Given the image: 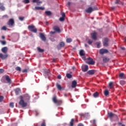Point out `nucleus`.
<instances>
[{
  "mask_svg": "<svg viewBox=\"0 0 126 126\" xmlns=\"http://www.w3.org/2000/svg\"><path fill=\"white\" fill-rule=\"evenodd\" d=\"M20 100L19 102V105L22 107V108H25V107L27 106V102L24 101V99H23V96H20Z\"/></svg>",
  "mask_w": 126,
  "mask_h": 126,
  "instance_id": "1",
  "label": "nucleus"
},
{
  "mask_svg": "<svg viewBox=\"0 0 126 126\" xmlns=\"http://www.w3.org/2000/svg\"><path fill=\"white\" fill-rule=\"evenodd\" d=\"M4 78L5 79L6 81H7L8 84H11V79H10V78L9 77V76L6 75L5 76V78L4 77H2V79H1V81L3 83H5V80H4Z\"/></svg>",
  "mask_w": 126,
  "mask_h": 126,
  "instance_id": "2",
  "label": "nucleus"
},
{
  "mask_svg": "<svg viewBox=\"0 0 126 126\" xmlns=\"http://www.w3.org/2000/svg\"><path fill=\"white\" fill-rule=\"evenodd\" d=\"M52 101L53 103L56 104L57 106H61L62 105V100H58L57 99V95H54L52 98Z\"/></svg>",
  "mask_w": 126,
  "mask_h": 126,
  "instance_id": "3",
  "label": "nucleus"
},
{
  "mask_svg": "<svg viewBox=\"0 0 126 126\" xmlns=\"http://www.w3.org/2000/svg\"><path fill=\"white\" fill-rule=\"evenodd\" d=\"M14 19H10L8 22L7 23V25L8 26V27L10 28H12L13 26H14L15 24Z\"/></svg>",
  "mask_w": 126,
  "mask_h": 126,
  "instance_id": "4",
  "label": "nucleus"
},
{
  "mask_svg": "<svg viewBox=\"0 0 126 126\" xmlns=\"http://www.w3.org/2000/svg\"><path fill=\"white\" fill-rule=\"evenodd\" d=\"M110 40L108 38H104L102 41V44L104 47H109L110 45Z\"/></svg>",
  "mask_w": 126,
  "mask_h": 126,
  "instance_id": "5",
  "label": "nucleus"
},
{
  "mask_svg": "<svg viewBox=\"0 0 126 126\" xmlns=\"http://www.w3.org/2000/svg\"><path fill=\"white\" fill-rule=\"evenodd\" d=\"M29 31L33 32V33H37V29L35 28L34 25H30L28 27Z\"/></svg>",
  "mask_w": 126,
  "mask_h": 126,
  "instance_id": "6",
  "label": "nucleus"
},
{
  "mask_svg": "<svg viewBox=\"0 0 126 126\" xmlns=\"http://www.w3.org/2000/svg\"><path fill=\"white\" fill-rule=\"evenodd\" d=\"M108 116L110 119H112V118H115V120H119V118L118 116L112 112H109L108 113Z\"/></svg>",
  "mask_w": 126,
  "mask_h": 126,
  "instance_id": "7",
  "label": "nucleus"
},
{
  "mask_svg": "<svg viewBox=\"0 0 126 126\" xmlns=\"http://www.w3.org/2000/svg\"><path fill=\"white\" fill-rule=\"evenodd\" d=\"M94 10H98V8L95 7L92 8V7H90L86 10V12H87V13H91V12H92V11H94Z\"/></svg>",
  "mask_w": 126,
  "mask_h": 126,
  "instance_id": "8",
  "label": "nucleus"
},
{
  "mask_svg": "<svg viewBox=\"0 0 126 126\" xmlns=\"http://www.w3.org/2000/svg\"><path fill=\"white\" fill-rule=\"evenodd\" d=\"M108 53H109L108 49L102 48L99 50L100 55H104V54H108Z\"/></svg>",
  "mask_w": 126,
  "mask_h": 126,
  "instance_id": "9",
  "label": "nucleus"
},
{
  "mask_svg": "<svg viewBox=\"0 0 126 126\" xmlns=\"http://www.w3.org/2000/svg\"><path fill=\"white\" fill-rule=\"evenodd\" d=\"M23 98L26 102H29L30 100V95L28 94H25L23 96Z\"/></svg>",
  "mask_w": 126,
  "mask_h": 126,
  "instance_id": "10",
  "label": "nucleus"
},
{
  "mask_svg": "<svg viewBox=\"0 0 126 126\" xmlns=\"http://www.w3.org/2000/svg\"><path fill=\"white\" fill-rule=\"evenodd\" d=\"M64 47V42H61L59 43V44L57 46V49L58 50H61L62 48H63Z\"/></svg>",
  "mask_w": 126,
  "mask_h": 126,
  "instance_id": "11",
  "label": "nucleus"
},
{
  "mask_svg": "<svg viewBox=\"0 0 126 126\" xmlns=\"http://www.w3.org/2000/svg\"><path fill=\"white\" fill-rule=\"evenodd\" d=\"M92 39L93 40H96L97 39V32H94L91 33Z\"/></svg>",
  "mask_w": 126,
  "mask_h": 126,
  "instance_id": "12",
  "label": "nucleus"
},
{
  "mask_svg": "<svg viewBox=\"0 0 126 126\" xmlns=\"http://www.w3.org/2000/svg\"><path fill=\"white\" fill-rule=\"evenodd\" d=\"M53 29L55 32H57L58 33H60L61 32V29H60V28L58 26H55L53 27Z\"/></svg>",
  "mask_w": 126,
  "mask_h": 126,
  "instance_id": "13",
  "label": "nucleus"
},
{
  "mask_svg": "<svg viewBox=\"0 0 126 126\" xmlns=\"http://www.w3.org/2000/svg\"><path fill=\"white\" fill-rule=\"evenodd\" d=\"M88 60H90V61L88 62V64H91L93 65L94 64H95V62L93 61V59L90 57H89Z\"/></svg>",
  "mask_w": 126,
  "mask_h": 126,
  "instance_id": "14",
  "label": "nucleus"
},
{
  "mask_svg": "<svg viewBox=\"0 0 126 126\" xmlns=\"http://www.w3.org/2000/svg\"><path fill=\"white\" fill-rule=\"evenodd\" d=\"M7 57H8L7 54L3 55L2 53H0V59H1L2 60H5Z\"/></svg>",
  "mask_w": 126,
  "mask_h": 126,
  "instance_id": "15",
  "label": "nucleus"
},
{
  "mask_svg": "<svg viewBox=\"0 0 126 126\" xmlns=\"http://www.w3.org/2000/svg\"><path fill=\"white\" fill-rule=\"evenodd\" d=\"M39 35L40 38L42 40V41L45 42L46 41V37L45 36V35H44L42 33H40Z\"/></svg>",
  "mask_w": 126,
  "mask_h": 126,
  "instance_id": "16",
  "label": "nucleus"
},
{
  "mask_svg": "<svg viewBox=\"0 0 126 126\" xmlns=\"http://www.w3.org/2000/svg\"><path fill=\"white\" fill-rule=\"evenodd\" d=\"M88 74H89V75H93L95 74V70H90L87 71Z\"/></svg>",
  "mask_w": 126,
  "mask_h": 126,
  "instance_id": "17",
  "label": "nucleus"
},
{
  "mask_svg": "<svg viewBox=\"0 0 126 126\" xmlns=\"http://www.w3.org/2000/svg\"><path fill=\"white\" fill-rule=\"evenodd\" d=\"M82 70L84 72H86V71H87V70H88V65H86L83 66L82 68Z\"/></svg>",
  "mask_w": 126,
  "mask_h": 126,
  "instance_id": "18",
  "label": "nucleus"
},
{
  "mask_svg": "<svg viewBox=\"0 0 126 126\" xmlns=\"http://www.w3.org/2000/svg\"><path fill=\"white\" fill-rule=\"evenodd\" d=\"M32 2H33V3H35V2H36L37 5H40V4L42 3V1H40L39 0H32Z\"/></svg>",
  "mask_w": 126,
  "mask_h": 126,
  "instance_id": "19",
  "label": "nucleus"
},
{
  "mask_svg": "<svg viewBox=\"0 0 126 126\" xmlns=\"http://www.w3.org/2000/svg\"><path fill=\"white\" fill-rule=\"evenodd\" d=\"M76 85H77V82H76V81L75 80L73 81L72 82V86H71L72 88H75V87H76Z\"/></svg>",
  "mask_w": 126,
  "mask_h": 126,
  "instance_id": "20",
  "label": "nucleus"
},
{
  "mask_svg": "<svg viewBox=\"0 0 126 126\" xmlns=\"http://www.w3.org/2000/svg\"><path fill=\"white\" fill-rule=\"evenodd\" d=\"M7 47H3L1 49V52H2V53H3L4 54H6V53H7Z\"/></svg>",
  "mask_w": 126,
  "mask_h": 126,
  "instance_id": "21",
  "label": "nucleus"
},
{
  "mask_svg": "<svg viewBox=\"0 0 126 126\" xmlns=\"http://www.w3.org/2000/svg\"><path fill=\"white\" fill-rule=\"evenodd\" d=\"M110 61V59L106 57H103V63H108Z\"/></svg>",
  "mask_w": 126,
  "mask_h": 126,
  "instance_id": "22",
  "label": "nucleus"
},
{
  "mask_svg": "<svg viewBox=\"0 0 126 126\" xmlns=\"http://www.w3.org/2000/svg\"><path fill=\"white\" fill-rule=\"evenodd\" d=\"M93 97H94V98H98V97H99V93L98 92H95L93 94Z\"/></svg>",
  "mask_w": 126,
  "mask_h": 126,
  "instance_id": "23",
  "label": "nucleus"
},
{
  "mask_svg": "<svg viewBox=\"0 0 126 126\" xmlns=\"http://www.w3.org/2000/svg\"><path fill=\"white\" fill-rule=\"evenodd\" d=\"M56 87L58 89V90H60V91L63 89V87H62V86H61L59 83L56 84Z\"/></svg>",
  "mask_w": 126,
  "mask_h": 126,
  "instance_id": "24",
  "label": "nucleus"
},
{
  "mask_svg": "<svg viewBox=\"0 0 126 126\" xmlns=\"http://www.w3.org/2000/svg\"><path fill=\"white\" fill-rule=\"evenodd\" d=\"M79 54L81 57H83L85 56V53H84V51L83 50H81L79 52Z\"/></svg>",
  "mask_w": 126,
  "mask_h": 126,
  "instance_id": "25",
  "label": "nucleus"
},
{
  "mask_svg": "<svg viewBox=\"0 0 126 126\" xmlns=\"http://www.w3.org/2000/svg\"><path fill=\"white\" fill-rule=\"evenodd\" d=\"M35 9H36V10H44V9H45V8L42 7L35 6Z\"/></svg>",
  "mask_w": 126,
  "mask_h": 126,
  "instance_id": "26",
  "label": "nucleus"
},
{
  "mask_svg": "<svg viewBox=\"0 0 126 126\" xmlns=\"http://www.w3.org/2000/svg\"><path fill=\"white\" fill-rule=\"evenodd\" d=\"M15 91V94L16 95H18V94H19V93H20V92H21V91L20 90V89H19V88H17Z\"/></svg>",
  "mask_w": 126,
  "mask_h": 126,
  "instance_id": "27",
  "label": "nucleus"
},
{
  "mask_svg": "<svg viewBox=\"0 0 126 126\" xmlns=\"http://www.w3.org/2000/svg\"><path fill=\"white\" fill-rule=\"evenodd\" d=\"M119 77L122 78V79H125V74L124 73H121L119 74Z\"/></svg>",
  "mask_w": 126,
  "mask_h": 126,
  "instance_id": "28",
  "label": "nucleus"
},
{
  "mask_svg": "<svg viewBox=\"0 0 126 126\" xmlns=\"http://www.w3.org/2000/svg\"><path fill=\"white\" fill-rule=\"evenodd\" d=\"M45 14L46 15H48V16H50V15H52V12L50 11H45Z\"/></svg>",
  "mask_w": 126,
  "mask_h": 126,
  "instance_id": "29",
  "label": "nucleus"
},
{
  "mask_svg": "<svg viewBox=\"0 0 126 126\" xmlns=\"http://www.w3.org/2000/svg\"><path fill=\"white\" fill-rule=\"evenodd\" d=\"M74 122V119H72L70 122V126H73V122Z\"/></svg>",
  "mask_w": 126,
  "mask_h": 126,
  "instance_id": "30",
  "label": "nucleus"
},
{
  "mask_svg": "<svg viewBox=\"0 0 126 126\" xmlns=\"http://www.w3.org/2000/svg\"><path fill=\"white\" fill-rule=\"evenodd\" d=\"M104 94L105 96H108V95H109V91L105 90L104 91Z\"/></svg>",
  "mask_w": 126,
  "mask_h": 126,
  "instance_id": "31",
  "label": "nucleus"
},
{
  "mask_svg": "<svg viewBox=\"0 0 126 126\" xmlns=\"http://www.w3.org/2000/svg\"><path fill=\"white\" fill-rule=\"evenodd\" d=\"M67 78H71V77H72V75H71V74H69V73H67L66 74V75Z\"/></svg>",
  "mask_w": 126,
  "mask_h": 126,
  "instance_id": "32",
  "label": "nucleus"
},
{
  "mask_svg": "<svg viewBox=\"0 0 126 126\" xmlns=\"http://www.w3.org/2000/svg\"><path fill=\"white\" fill-rule=\"evenodd\" d=\"M96 45H97V48H98V49L100 48V47H101V42H97Z\"/></svg>",
  "mask_w": 126,
  "mask_h": 126,
  "instance_id": "33",
  "label": "nucleus"
},
{
  "mask_svg": "<svg viewBox=\"0 0 126 126\" xmlns=\"http://www.w3.org/2000/svg\"><path fill=\"white\" fill-rule=\"evenodd\" d=\"M120 83L121 85H125V84H126V81L124 80H121L120 81Z\"/></svg>",
  "mask_w": 126,
  "mask_h": 126,
  "instance_id": "34",
  "label": "nucleus"
},
{
  "mask_svg": "<svg viewBox=\"0 0 126 126\" xmlns=\"http://www.w3.org/2000/svg\"><path fill=\"white\" fill-rule=\"evenodd\" d=\"M37 51H38L39 53H43L44 49H40V47H37Z\"/></svg>",
  "mask_w": 126,
  "mask_h": 126,
  "instance_id": "35",
  "label": "nucleus"
},
{
  "mask_svg": "<svg viewBox=\"0 0 126 126\" xmlns=\"http://www.w3.org/2000/svg\"><path fill=\"white\" fill-rule=\"evenodd\" d=\"M114 84V83L113 82H110L109 83V87H110V88H113V84Z\"/></svg>",
  "mask_w": 126,
  "mask_h": 126,
  "instance_id": "36",
  "label": "nucleus"
},
{
  "mask_svg": "<svg viewBox=\"0 0 126 126\" xmlns=\"http://www.w3.org/2000/svg\"><path fill=\"white\" fill-rule=\"evenodd\" d=\"M0 43H1V44L3 45H6V41H5L0 40Z\"/></svg>",
  "mask_w": 126,
  "mask_h": 126,
  "instance_id": "37",
  "label": "nucleus"
},
{
  "mask_svg": "<svg viewBox=\"0 0 126 126\" xmlns=\"http://www.w3.org/2000/svg\"><path fill=\"white\" fill-rule=\"evenodd\" d=\"M66 42L67 43H70L71 42H72V39L71 38H67L66 39Z\"/></svg>",
  "mask_w": 126,
  "mask_h": 126,
  "instance_id": "38",
  "label": "nucleus"
},
{
  "mask_svg": "<svg viewBox=\"0 0 126 126\" xmlns=\"http://www.w3.org/2000/svg\"><path fill=\"white\" fill-rule=\"evenodd\" d=\"M23 2H24V3H29V2H30V1L29 0H24L23 1Z\"/></svg>",
  "mask_w": 126,
  "mask_h": 126,
  "instance_id": "39",
  "label": "nucleus"
},
{
  "mask_svg": "<svg viewBox=\"0 0 126 126\" xmlns=\"http://www.w3.org/2000/svg\"><path fill=\"white\" fill-rule=\"evenodd\" d=\"M5 18H8V15H4L2 17V19H5Z\"/></svg>",
  "mask_w": 126,
  "mask_h": 126,
  "instance_id": "40",
  "label": "nucleus"
},
{
  "mask_svg": "<svg viewBox=\"0 0 126 126\" xmlns=\"http://www.w3.org/2000/svg\"><path fill=\"white\" fill-rule=\"evenodd\" d=\"M9 106L11 108H13L14 107V103L13 102H11Z\"/></svg>",
  "mask_w": 126,
  "mask_h": 126,
  "instance_id": "41",
  "label": "nucleus"
},
{
  "mask_svg": "<svg viewBox=\"0 0 126 126\" xmlns=\"http://www.w3.org/2000/svg\"><path fill=\"white\" fill-rule=\"evenodd\" d=\"M16 70H18V71H21V68L19 66L16 67Z\"/></svg>",
  "mask_w": 126,
  "mask_h": 126,
  "instance_id": "42",
  "label": "nucleus"
},
{
  "mask_svg": "<svg viewBox=\"0 0 126 126\" xmlns=\"http://www.w3.org/2000/svg\"><path fill=\"white\" fill-rule=\"evenodd\" d=\"M0 10H2V11H3L4 10V9H5V8H4V6H0Z\"/></svg>",
  "mask_w": 126,
  "mask_h": 126,
  "instance_id": "43",
  "label": "nucleus"
},
{
  "mask_svg": "<svg viewBox=\"0 0 126 126\" xmlns=\"http://www.w3.org/2000/svg\"><path fill=\"white\" fill-rule=\"evenodd\" d=\"M88 44H89V45H91V44H92V43H93V41L91 39H89L88 41Z\"/></svg>",
  "mask_w": 126,
  "mask_h": 126,
  "instance_id": "44",
  "label": "nucleus"
},
{
  "mask_svg": "<svg viewBox=\"0 0 126 126\" xmlns=\"http://www.w3.org/2000/svg\"><path fill=\"white\" fill-rule=\"evenodd\" d=\"M19 19L21 21H23V20H24V17H19Z\"/></svg>",
  "mask_w": 126,
  "mask_h": 126,
  "instance_id": "45",
  "label": "nucleus"
},
{
  "mask_svg": "<svg viewBox=\"0 0 126 126\" xmlns=\"http://www.w3.org/2000/svg\"><path fill=\"white\" fill-rule=\"evenodd\" d=\"M59 20H60V21H61V22L64 21V18H63V17H61V18H60Z\"/></svg>",
  "mask_w": 126,
  "mask_h": 126,
  "instance_id": "46",
  "label": "nucleus"
},
{
  "mask_svg": "<svg viewBox=\"0 0 126 126\" xmlns=\"http://www.w3.org/2000/svg\"><path fill=\"white\" fill-rule=\"evenodd\" d=\"M4 72V70L3 69H0V74L3 73Z\"/></svg>",
  "mask_w": 126,
  "mask_h": 126,
  "instance_id": "47",
  "label": "nucleus"
},
{
  "mask_svg": "<svg viewBox=\"0 0 126 126\" xmlns=\"http://www.w3.org/2000/svg\"><path fill=\"white\" fill-rule=\"evenodd\" d=\"M2 100H3V96L2 95L0 96V102H2Z\"/></svg>",
  "mask_w": 126,
  "mask_h": 126,
  "instance_id": "48",
  "label": "nucleus"
},
{
  "mask_svg": "<svg viewBox=\"0 0 126 126\" xmlns=\"http://www.w3.org/2000/svg\"><path fill=\"white\" fill-rule=\"evenodd\" d=\"M40 126H46V122L44 121L41 124Z\"/></svg>",
  "mask_w": 126,
  "mask_h": 126,
  "instance_id": "49",
  "label": "nucleus"
},
{
  "mask_svg": "<svg viewBox=\"0 0 126 126\" xmlns=\"http://www.w3.org/2000/svg\"><path fill=\"white\" fill-rule=\"evenodd\" d=\"M27 71H28V70H27V69H25L23 70L22 72L25 73V72H27Z\"/></svg>",
  "mask_w": 126,
  "mask_h": 126,
  "instance_id": "50",
  "label": "nucleus"
},
{
  "mask_svg": "<svg viewBox=\"0 0 126 126\" xmlns=\"http://www.w3.org/2000/svg\"><path fill=\"white\" fill-rule=\"evenodd\" d=\"M2 30H6V27L3 26L2 27Z\"/></svg>",
  "mask_w": 126,
  "mask_h": 126,
  "instance_id": "51",
  "label": "nucleus"
},
{
  "mask_svg": "<svg viewBox=\"0 0 126 126\" xmlns=\"http://www.w3.org/2000/svg\"><path fill=\"white\" fill-rule=\"evenodd\" d=\"M80 117H85V114H83V113H81V114H80Z\"/></svg>",
  "mask_w": 126,
  "mask_h": 126,
  "instance_id": "52",
  "label": "nucleus"
},
{
  "mask_svg": "<svg viewBox=\"0 0 126 126\" xmlns=\"http://www.w3.org/2000/svg\"><path fill=\"white\" fill-rule=\"evenodd\" d=\"M57 78H58V79H62V76L61 75H59Z\"/></svg>",
  "mask_w": 126,
  "mask_h": 126,
  "instance_id": "53",
  "label": "nucleus"
},
{
  "mask_svg": "<svg viewBox=\"0 0 126 126\" xmlns=\"http://www.w3.org/2000/svg\"><path fill=\"white\" fill-rule=\"evenodd\" d=\"M62 17H65V14H64V13H62Z\"/></svg>",
  "mask_w": 126,
  "mask_h": 126,
  "instance_id": "54",
  "label": "nucleus"
},
{
  "mask_svg": "<svg viewBox=\"0 0 126 126\" xmlns=\"http://www.w3.org/2000/svg\"><path fill=\"white\" fill-rule=\"evenodd\" d=\"M115 3L116 4L120 3V0H117L115 2Z\"/></svg>",
  "mask_w": 126,
  "mask_h": 126,
  "instance_id": "55",
  "label": "nucleus"
},
{
  "mask_svg": "<svg viewBox=\"0 0 126 126\" xmlns=\"http://www.w3.org/2000/svg\"><path fill=\"white\" fill-rule=\"evenodd\" d=\"M50 33L51 34H55L56 33V32H52V31H51V32H50Z\"/></svg>",
  "mask_w": 126,
  "mask_h": 126,
  "instance_id": "56",
  "label": "nucleus"
},
{
  "mask_svg": "<svg viewBox=\"0 0 126 126\" xmlns=\"http://www.w3.org/2000/svg\"><path fill=\"white\" fill-rule=\"evenodd\" d=\"M121 49H122L123 51H125V50H126V48L125 47H121Z\"/></svg>",
  "mask_w": 126,
  "mask_h": 126,
  "instance_id": "57",
  "label": "nucleus"
},
{
  "mask_svg": "<svg viewBox=\"0 0 126 126\" xmlns=\"http://www.w3.org/2000/svg\"><path fill=\"white\" fill-rule=\"evenodd\" d=\"M124 43H126V37L124 39Z\"/></svg>",
  "mask_w": 126,
  "mask_h": 126,
  "instance_id": "58",
  "label": "nucleus"
},
{
  "mask_svg": "<svg viewBox=\"0 0 126 126\" xmlns=\"http://www.w3.org/2000/svg\"><path fill=\"white\" fill-rule=\"evenodd\" d=\"M1 38H2V39H5V37L4 36H3V35H2V36H1Z\"/></svg>",
  "mask_w": 126,
  "mask_h": 126,
  "instance_id": "59",
  "label": "nucleus"
},
{
  "mask_svg": "<svg viewBox=\"0 0 126 126\" xmlns=\"http://www.w3.org/2000/svg\"><path fill=\"white\" fill-rule=\"evenodd\" d=\"M95 123H96V121L93 120V124L94 125L95 124Z\"/></svg>",
  "mask_w": 126,
  "mask_h": 126,
  "instance_id": "60",
  "label": "nucleus"
},
{
  "mask_svg": "<svg viewBox=\"0 0 126 126\" xmlns=\"http://www.w3.org/2000/svg\"><path fill=\"white\" fill-rule=\"evenodd\" d=\"M64 97H67V94H64Z\"/></svg>",
  "mask_w": 126,
  "mask_h": 126,
  "instance_id": "61",
  "label": "nucleus"
},
{
  "mask_svg": "<svg viewBox=\"0 0 126 126\" xmlns=\"http://www.w3.org/2000/svg\"><path fill=\"white\" fill-rule=\"evenodd\" d=\"M85 47H86V48H87V47H89V46H88V45L85 44Z\"/></svg>",
  "mask_w": 126,
  "mask_h": 126,
  "instance_id": "62",
  "label": "nucleus"
},
{
  "mask_svg": "<svg viewBox=\"0 0 126 126\" xmlns=\"http://www.w3.org/2000/svg\"><path fill=\"white\" fill-rule=\"evenodd\" d=\"M67 4H68V5H70V2H68Z\"/></svg>",
  "mask_w": 126,
  "mask_h": 126,
  "instance_id": "63",
  "label": "nucleus"
},
{
  "mask_svg": "<svg viewBox=\"0 0 126 126\" xmlns=\"http://www.w3.org/2000/svg\"><path fill=\"white\" fill-rule=\"evenodd\" d=\"M122 126H126L125 125H122Z\"/></svg>",
  "mask_w": 126,
  "mask_h": 126,
  "instance_id": "64",
  "label": "nucleus"
}]
</instances>
